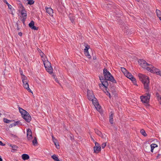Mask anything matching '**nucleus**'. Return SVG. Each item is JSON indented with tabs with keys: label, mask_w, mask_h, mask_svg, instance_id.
Listing matches in <instances>:
<instances>
[{
	"label": "nucleus",
	"mask_w": 161,
	"mask_h": 161,
	"mask_svg": "<svg viewBox=\"0 0 161 161\" xmlns=\"http://www.w3.org/2000/svg\"><path fill=\"white\" fill-rule=\"evenodd\" d=\"M138 76L140 80L143 84L144 88L146 90V91L147 92L144 95L141 96L140 98L143 103H146L147 106H149V105L148 103L150 98V95L149 93V77L145 75L140 73L138 74Z\"/></svg>",
	"instance_id": "nucleus-1"
},
{
	"label": "nucleus",
	"mask_w": 161,
	"mask_h": 161,
	"mask_svg": "<svg viewBox=\"0 0 161 161\" xmlns=\"http://www.w3.org/2000/svg\"><path fill=\"white\" fill-rule=\"evenodd\" d=\"M104 78L106 80H108L113 83H116V80L111 73L105 68L103 70Z\"/></svg>",
	"instance_id": "nucleus-2"
},
{
	"label": "nucleus",
	"mask_w": 161,
	"mask_h": 161,
	"mask_svg": "<svg viewBox=\"0 0 161 161\" xmlns=\"http://www.w3.org/2000/svg\"><path fill=\"white\" fill-rule=\"evenodd\" d=\"M19 109L20 113L21 114L22 117L25 121H28V120L31 121V117L27 111L20 107L19 108Z\"/></svg>",
	"instance_id": "nucleus-3"
},
{
	"label": "nucleus",
	"mask_w": 161,
	"mask_h": 161,
	"mask_svg": "<svg viewBox=\"0 0 161 161\" xmlns=\"http://www.w3.org/2000/svg\"><path fill=\"white\" fill-rule=\"evenodd\" d=\"M44 67L46 70L50 74L53 73V69L51 67V64L48 61H45L43 62Z\"/></svg>",
	"instance_id": "nucleus-4"
},
{
	"label": "nucleus",
	"mask_w": 161,
	"mask_h": 161,
	"mask_svg": "<svg viewBox=\"0 0 161 161\" xmlns=\"http://www.w3.org/2000/svg\"><path fill=\"white\" fill-rule=\"evenodd\" d=\"M95 146L93 147L94 153H98L101 151V145L97 142H95Z\"/></svg>",
	"instance_id": "nucleus-5"
},
{
	"label": "nucleus",
	"mask_w": 161,
	"mask_h": 161,
	"mask_svg": "<svg viewBox=\"0 0 161 161\" xmlns=\"http://www.w3.org/2000/svg\"><path fill=\"white\" fill-rule=\"evenodd\" d=\"M146 69L148 71H150L151 73H155V70L156 68L153 67L151 64H148L147 66H146Z\"/></svg>",
	"instance_id": "nucleus-6"
},
{
	"label": "nucleus",
	"mask_w": 161,
	"mask_h": 161,
	"mask_svg": "<svg viewBox=\"0 0 161 161\" xmlns=\"http://www.w3.org/2000/svg\"><path fill=\"white\" fill-rule=\"evenodd\" d=\"M138 63L143 68H146L148 64L145 60L141 59L138 60Z\"/></svg>",
	"instance_id": "nucleus-7"
},
{
	"label": "nucleus",
	"mask_w": 161,
	"mask_h": 161,
	"mask_svg": "<svg viewBox=\"0 0 161 161\" xmlns=\"http://www.w3.org/2000/svg\"><path fill=\"white\" fill-rule=\"evenodd\" d=\"M87 96L88 98L90 100H92L94 97H95L92 91L89 90H87Z\"/></svg>",
	"instance_id": "nucleus-8"
},
{
	"label": "nucleus",
	"mask_w": 161,
	"mask_h": 161,
	"mask_svg": "<svg viewBox=\"0 0 161 161\" xmlns=\"http://www.w3.org/2000/svg\"><path fill=\"white\" fill-rule=\"evenodd\" d=\"M27 137L28 140H31L32 138L31 130L29 128L27 130Z\"/></svg>",
	"instance_id": "nucleus-9"
},
{
	"label": "nucleus",
	"mask_w": 161,
	"mask_h": 161,
	"mask_svg": "<svg viewBox=\"0 0 161 161\" xmlns=\"http://www.w3.org/2000/svg\"><path fill=\"white\" fill-rule=\"evenodd\" d=\"M95 132L99 136L101 137L102 138L106 139V136L105 134H103L102 132L97 129H95Z\"/></svg>",
	"instance_id": "nucleus-10"
},
{
	"label": "nucleus",
	"mask_w": 161,
	"mask_h": 161,
	"mask_svg": "<svg viewBox=\"0 0 161 161\" xmlns=\"http://www.w3.org/2000/svg\"><path fill=\"white\" fill-rule=\"evenodd\" d=\"M21 14L22 18H26L27 14L26 11L25 10L24 8L21 5Z\"/></svg>",
	"instance_id": "nucleus-11"
},
{
	"label": "nucleus",
	"mask_w": 161,
	"mask_h": 161,
	"mask_svg": "<svg viewBox=\"0 0 161 161\" xmlns=\"http://www.w3.org/2000/svg\"><path fill=\"white\" fill-rule=\"evenodd\" d=\"M4 3H5L8 5V8L10 10V13L14 14V9L13 8L12 6L10 5L7 1H4Z\"/></svg>",
	"instance_id": "nucleus-12"
},
{
	"label": "nucleus",
	"mask_w": 161,
	"mask_h": 161,
	"mask_svg": "<svg viewBox=\"0 0 161 161\" xmlns=\"http://www.w3.org/2000/svg\"><path fill=\"white\" fill-rule=\"evenodd\" d=\"M34 24V22L33 21H31L29 24V26L32 30H37V28L35 26Z\"/></svg>",
	"instance_id": "nucleus-13"
},
{
	"label": "nucleus",
	"mask_w": 161,
	"mask_h": 161,
	"mask_svg": "<svg viewBox=\"0 0 161 161\" xmlns=\"http://www.w3.org/2000/svg\"><path fill=\"white\" fill-rule=\"evenodd\" d=\"M23 86L29 92L32 93V91L29 88L28 83L25 82V83H23Z\"/></svg>",
	"instance_id": "nucleus-14"
},
{
	"label": "nucleus",
	"mask_w": 161,
	"mask_h": 161,
	"mask_svg": "<svg viewBox=\"0 0 161 161\" xmlns=\"http://www.w3.org/2000/svg\"><path fill=\"white\" fill-rule=\"evenodd\" d=\"M46 12L48 13L49 15L52 16L53 15V10L50 8H46Z\"/></svg>",
	"instance_id": "nucleus-15"
},
{
	"label": "nucleus",
	"mask_w": 161,
	"mask_h": 161,
	"mask_svg": "<svg viewBox=\"0 0 161 161\" xmlns=\"http://www.w3.org/2000/svg\"><path fill=\"white\" fill-rule=\"evenodd\" d=\"M108 80L104 79V80L101 81L102 84L105 88H107V87L108 86Z\"/></svg>",
	"instance_id": "nucleus-16"
},
{
	"label": "nucleus",
	"mask_w": 161,
	"mask_h": 161,
	"mask_svg": "<svg viewBox=\"0 0 161 161\" xmlns=\"http://www.w3.org/2000/svg\"><path fill=\"white\" fill-rule=\"evenodd\" d=\"M158 147V145L155 144H151L150 145H148V146H147L146 147V148H147V147H148V151H150V147H152V148L154 149L155 147Z\"/></svg>",
	"instance_id": "nucleus-17"
},
{
	"label": "nucleus",
	"mask_w": 161,
	"mask_h": 161,
	"mask_svg": "<svg viewBox=\"0 0 161 161\" xmlns=\"http://www.w3.org/2000/svg\"><path fill=\"white\" fill-rule=\"evenodd\" d=\"M22 159L24 160H25L29 159L30 157L29 155L26 154H23L22 155Z\"/></svg>",
	"instance_id": "nucleus-18"
},
{
	"label": "nucleus",
	"mask_w": 161,
	"mask_h": 161,
	"mask_svg": "<svg viewBox=\"0 0 161 161\" xmlns=\"http://www.w3.org/2000/svg\"><path fill=\"white\" fill-rule=\"evenodd\" d=\"M91 101H92V103L94 106L97 105H98V101L97 99L95 97H94L93 99H92Z\"/></svg>",
	"instance_id": "nucleus-19"
},
{
	"label": "nucleus",
	"mask_w": 161,
	"mask_h": 161,
	"mask_svg": "<svg viewBox=\"0 0 161 161\" xmlns=\"http://www.w3.org/2000/svg\"><path fill=\"white\" fill-rule=\"evenodd\" d=\"M22 81L23 83H25V82L28 83V80L27 78L25 75H23L22 76Z\"/></svg>",
	"instance_id": "nucleus-20"
},
{
	"label": "nucleus",
	"mask_w": 161,
	"mask_h": 161,
	"mask_svg": "<svg viewBox=\"0 0 161 161\" xmlns=\"http://www.w3.org/2000/svg\"><path fill=\"white\" fill-rule=\"evenodd\" d=\"M12 147L11 152H14L15 151H17V149L18 148V147L15 145H13Z\"/></svg>",
	"instance_id": "nucleus-21"
},
{
	"label": "nucleus",
	"mask_w": 161,
	"mask_h": 161,
	"mask_svg": "<svg viewBox=\"0 0 161 161\" xmlns=\"http://www.w3.org/2000/svg\"><path fill=\"white\" fill-rule=\"evenodd\" d=\"M97 105L95 106V108L100 113L101 112L102 109L101 106L99 105V103L98 104H97Z\"/></svg>",
	"instance_id": "nucleus-22"
},
{
	"label": "nucleus",
	"mask_w": 161,
	"mask_h": 161,
	"mask_svg": "<svg viewBox=\"0 0 161 161\" xmlns=\"http://www.w3.org/2000/svg\"><path fill=\"white\" fill-rule=\"evenodd\" d=\"M52 158L55 161H60L58 158L57 156L55 154H53L51 156Z\"/></svg>",
	"instance_id": "nucleus-23"
},
{
	"label": "nucleus",
	"mask_w": 161,
	"mask_h": 161,
	"mask_svg": "<svg viewBox=\"0 0 161 161\" xmlns=\"http://www.w3.org/2000/svg\"><path fill=\"white\" fill-rule=\"evenodd\" d=\"M125 75L126 77L130 79H131L130 78L132 77L133 76L130 73H129L128 72L125 73Z\"/></svg>",
	"instance_id": "nucleus-24"
},
{
	"label": "nucleus",
	"mask_w": 161,
	"mask_h": 161,
	"mask_svg": "<svg viewBox=\"0 0 161 161\" xmlns=\"http://www.w3.org/2000/svg\"><path fill=\"white\" fill-rule=\"evenodd\" d=\"M155 73H156L157 75H159L161 76V71H160V70L158 69H156Z\"/></svg>",
	"instance_id": "nucleus-25"
},
{
	"label": "nucleus",
	"mask_w": 161,
	"mask_h": 161,
	"mask_svg": "<svg viewBox=\"0 0 161 161\" xmlns=\"http://www.w3.org/2000/svg\"><path fill=\"white\" fill-rule=\"evenodd\" d=\"M140 133L142 135L144 136H146L147 135L146 133L145 130L143 129H141V130Z\"/></svg>",
	"instance_id": "nucleus-26"
},
{
	"label": "nucleus",
	"mask_w": 161,
	"mask_h": 161,
	"mask_svg": "<svg viewBox=\"0 0 161 161\" xmlns=\"http://www.w3.org/2000/svg\"><path fill=\"white\" fill-rule=\"evenodd\" d=\"M131 80L133 82V83L135 85H137L136 84V79L133 76L132 77L130 78Z\"/></svg>",
	"instance_id": "nucleus-27"
},
{
	"label": "nucleus",
	"mask_w": 161,
	"mask_h": 161,
	"mask_svg": "<svg viewBox=\"0 0 161 161\" xmlns=\"http://www.w3.org/2000/svg\"><path fill=\"white\" fill-rule=\"evenodd\" d=\"M32 143L33 145L35 146L37 144V142L36 137H34V139L32 141Z\"/></svg>",
	"instance_id": "nucleus-28"
},
{
	"label": "nucleus",
	"mask_w": 161,
	"mask_h": 161,
	"mask_svg": "<svg viewBox=\"0 0 161 161\" xmlns=\"http://www.w3.org/2000/svg\"><path fill=\"white\" fill-rule=\"evenodd\" d=\"M85 52V55L87 57L89 58L90 59L91 58V56L89 54V53L88 51H84Z\"/></svg>",
	"instance_id": "nucleus-29"
},
{
	"label": "nucleus",
	"mask_w": 161,
	"mask_h": 161,
	"mask_svg": "<svg viewBox=\"0 0 161 161\" xmlns=\"http://www.w3.org/2000/svg\"><path fill=\"white\" fill-rule=\"evenodd\" d=\"M113 113L111 112L110 113V114L109 115V121H112V120L113 119Z\"/></svg>",
	"instance_id": "nucleus-30"
},
{
	"label": "nucleus",
	"mask_w": 161,
	"mask_h": 161,
	"mask_svg": "<svg viewBox=\"0 0 161 161\" xmlns=\"http://www.w3.org/2000/svg\"><path fill=\"white\" fill-rule=\"evenodd\" d=\"M156 12L158 17L161 16V12L159 10L157 9Z\"/></svg>",
	"instance_id": "nucleus-31"
},
{
	"label": "nucleus",
	"mask_w": 161,
	"mask_h": 161,
	"mask_svg": "<svg viewBox=\"0 0 161 161\" xmlns=\"http://www.w3.org/2000/svg\"><path fill=\"white\" fill-rule=\"evenodd\" d=\"M28 2L27 3L29 5L33 4L34 3V1L33 0H27Z\"/></svg>",
	"instance_id": "nucleus-32"
},
{
	"label": "nucleus",
	"mask_w": 161,
	"mask_h": 161,
	"mask_svg": "<svg viewBox=\"0 0 161 161\" xmlns=\"http://www.w3.org/2000/svg\"><path fill=\"white\" fill-rule=\"evenodd\" d=\"M113 4V3H110L107 4V7H108V8H109V9H112L113 8V4Z\"/></svg>",
	"instance_id": "nucleus-33"
},
{
	"label": "nucleus",
	"mask_w": 161,
	"mask_h": 161,
	"mask_svg": "<svg viewBox=\"0 0 161 161\" xmlns=\"http://www.w3.org/2000/svg\"><path fill=\"white\" fill-rule=\"evenodd\" d=\"M121 71L122 72L124 73V75L125 74V73H127L128 71L126 69L124 68H121Z\"/></svg>",
	"instance_id": "nucleus-34"
},
{
	"label": "nucleus",
	"mask_w": 161,
	"mask_h": 161,
	"mask_svg": "<svg viewBox=\"0 0 161 161\" xmlns=\"http://www.w3.org/2000/svg\"><path fill=\"white\" fill-rule=\"evenodd\" d=\"M90 48V46L88 45H86L85 46V48L84 49V51H88V50Z\"/></svg>",
	"instance_id": "nucleus-35"
},
{
	"label": "nucleus",
	"mask_w": 161,
	"mask_h": 161,
	"mask_svg": "<svg viewBox=\"0 0 161 161\" xmlns=\"http://www.w3.org/2000/svg\"><path fill=\"white\" fill-rule=\"evenodd\" d=\"M20 121H15L14 123H13V125L14 126H16L17 125H21Z\"/></svg>",
	"instance_id": "nucleus-36"
},
{
	"label": "nucleus",
	"mask_w": 161,
	"mask_h": 161,
	"mask_svg": "<svg viewBox=\"0 0 161 161\" xmlns=\"http://www.w3.org/2000/svg\"><path fill=\"white\" fill-rule=\"evenodd\" d=\"M52 139L54 143H57L58 142L57 140L53 136H52Z\"/></svg>",
	"instance_id": "nucleus-37"
},
{
	"label": "nucleus",
	"mask_w": 161,
	"mask_h": 161,
	"mask_svg": "<svg viewBox=\"0 0 161 161\" xmlns=\"http://www.w3.org/2000/svg\"><path fill=\"white\" fill-rule=\"evenodd\" d=\"M69 18H70V20H71V22H72V23L73 24H74V23H75L74 19L73 18V17H70Z\"/></svg>",
	"instance_id": "nucleus-38"
},
{
	"label": "nucleus",
	"mask_w": 161,
	"mask_h": 161,
	"mask_svg": "<svg viewBox=\"0 0 161 161\" xmlns=\"http://www.w3.org/2000/svg\"><path fill=\"white\" fill-rule=\"evenodd\" d=\"M106 145V142H104L101 145L103 149L104 148Z\"/></svg>",
	"instance_id": "nucleus-39"
},
{
	"label": "nucleus",
	"mask_w": 161,
	"mask_h": 161,
	"mask_svg": "<svg viewBox=\"0 0 161 161\" xmlns=\"http://www.w3.org/2000/svg\"><path fill=\"white\" fill-rule=\"evenodd\" d=\"M106 90V92H105V93H106V95L108 96L109 98H111V95H110V93L108 91H107V90Z\"/></svg>",
	"instance_id": "nucleus-40"
},
{
	"label": "nucleus",
	"mask_w": 161,
	"mask_h": 161,
	"mask_svg": "<svg viewBox=\"0 0 161 161\" xmlns=\"http://www.w3.org/2000/svg\"><path fill=\"white\" fill-rule=\"evenodd\" d=\"M99 79L101 81H103L104 80V77L103 76H99Z\"/></svg>",
	"instance_id": "nucleus-41"
},
{
	"label": "nucleus",
	"mask_w": 161,
	"mask_h": 161,
	"mask_svg": "<svg viewBox=\"0 0 161 161\" xmlns=\"http://www.w3.org/2000/svg\"><path fill=\"white\" fill-rule=\"evenodd\" d=\"M54 144L56 146V147L57 149H59V146L58 144V143L57 142V143H54Z\"/></svg>",
	"instance_id": "nucleus-42"
},
{
	"label": "nucleus",
	"mask_w": 161,
	"mask_h": 161,
	"mask_svg": "<svg viewBox=\"0 0 161 161\" xmlns=\"http://www.w3.org/2000/svg\"><path fill=\"white\" fill-rule=\"evenodd\" d=\"M26 19V18H22L21 21L24 24H25V22Z\"/></svg>",
	"instance_id": "nucleus-43"
},
{
	"label": "nucleus",
	"mask_w": 161,
	"mask_h": 161,
	"mask_svg": "<svg viewBox=\"0 0 161 161\" xmlns=\"http://www.w3.org/2000/svg\"><path fill=\"white\" fill-rule=\"evenodd\" d=\"M156 96L158 98V101H159L160 100V98H159L160 97L159 96V94L158 93H156Z\"/></svg>",
	"instance_id": "nucleus-44"
},
{
	"label": "nucleus",
	"mask_w": 161,
	"mask_h": 161,
	"mask_svg": "<svg viewBox=\"0 0 161 161\" xmlns=\"http://www.w3.org/2000/svg\"><path fill=\"white\" fill-rule=\"evenodd\" d=\"M3 121H14V120H9L6 118H3Z\"/></svg>",
	"instance_id": "nucleus-45"
},
{
	"label": "nucleus",
	"mask_w": 161,
	"mask_h": 161,
	"mask_svg": "<svg viewBox=\"0 0 161 161\" xmlns=\"http://www.w3.org/2000/svg\"><path fill=\"white\" fill-rule=\"evenodd\" d=\"M5 145V144L3 143L1 141H0V145L4 146Z\"/></svg>",
	"instance_id": "nucleus-46"
},
{
	"label": "nucleus",
	"mask_w": 161,
	"mask_h": 161,
	"mask_svg": "<svg viewBox=\"0 0 161 161\" xmlns=\"http://www.w3.org/2000/svg\"><path fill=\"white\" fill-rule=\"evenodd\" d=\"M19 72H20V75L22 76H23V75H23V71L21 69H20L19 70Z\"/></svg>",
	"instance_id": "nucleus-47"
},
{
	"label": "nucleus",
	"mask_w": 161,
	"mask_h": 161,
	"mask_svg": "<svg viewBox=\"0 0 161 161\" xmlns=\"http://www.w3.org/2000/svg\"><path fill=\"white\" fill-rule=\"evenodd\" d=\"M18 35L19 36H22V32H20L19 33H18Z\"/></svg>",
	"instance_id": "nucleus-48"
},
{
	"label": "nucleus",
	"mask_w": 161,
	"mask_h": 161,
	"mask_svg": "<svg viewBox=\"0 0 161 161\" xmlns=\"http://www.w3.org/2000/svg\"><path fill=\"white\" fill-rule=\"evenodd\" d=\"M13 126H14L13 125V124H11V125H10L9 126V128H11V127H13Z\"/></svg>",
	"instance_id": "nucleus-49"
},
{
	"label": "nucleus",
	"mask_w": 161,
	"mask_h": 161,
	"mask_svg": "<svg viewBox=\"0 0 161 161\" xmlns=\"http://www.w3.org/2000/svg\"><path fill=\"white\" fill-rule=\"evenodd\" d=\"M70 139L71 140H72L73 139V135L72 136H70Z\"/></svg>",
	"instance_id": "nucleus-50"
},
{
	"label": "nucleus",
	"mask_w": 161,
	"mask_h": 161,
	"mask_svg": "<svg viewBox=\"0 0 161 161\" xmlns=\"http://www.w3.org/2000/svg\"><path fill=\"white\" fill-rule=\"evenodd\" d=\"M55 81L58 83V84H59V81L57 79V78H56L55 79Z\"/></svg>",
	"instance_id": "nucleus-51"
},
{
	"label": "nucleus",
	"mask_w": 161,
	"mask_h": 161,
	"mask_svg": "<svg viewBox=\"0 0 161 161\" xmlns=\"http://www.w3.org/2000/svg\"><path fill=\"white\" fill-rule=\"evenodd\" d=\"M16 25H17V30H19V27L18 25V24L17 23H16Z\"/></svg>",
	"instance_id": "nucleus-52"
},
{
	"label": "nucleus",
	"mask_w": 161,
	"mask_h": 161,
	"mask_svg": "<svg viewBox=\"0 0 161 161\" xmlns=\"http://www.w3.org/2000/svg\"><path fill=\"white\" fill-rule=\"evenodd\" d=\"M145 150H146V151L147 152H148V151H148V147H147V148L146 149V147H145Z\"/></svg>",
	"instance_id": "nucleus-53"
},
{
	"label": "nucleus",
	"mask_w": 161,
	"mask_h": 161,
	"mask_svg": "<svg viewBox=\"0 0 161 161\" xmlns=\"http://www.w3.org/2000/svg\"><path fill=\"white\" fill-rule=\"evenodd\" d=\"M150 151L152 152H153V150L154 149L153 148H152V147H150Z\"/></svg>",
	"instance_id": "nucleus-54"
},
{
	"label": "nucleus",
	"mask_w": 161,
	"mask_h": 161,
	"mask_svg": "<svg viewBox=\"0 0 161 161\" xmlns=\"http://www.w3.org/2000/svg\"><path fill=\"white\" fill-rule=\"evenodd\" d=\"M160 154H158V155H157V156H156V159H157V158H158V157H159V156H160Z\"/></svg>",
	"instance_id": "nucleus-55"
},
{
	"label": "nucleus",
	"mask_w": 161,
	"mask_h": 161,
	"mask_svg": "<svg viewBox=\"0 0 161 161\" xmlns=\"http://www.w3.org/2000/svg\"><path fill=\"white\" fill-rule=\"evenodd\" d=\"M0 116H1L2 117H3V115L2 114H1L0 113Z\"/></svg>",
	"instance_id": "nucleus-56"
},
{
	"label": "nucleus",
	"mask_w": 161,
	"mask_h": 161,
	"mask_svg": "<svg viewBox=\"0 0 161 161\" xmlns=\"http://www.w3.org/2000/svg\"><path fill=\"white\" fill-rule=\"evenodd\" d=\"M0 161H3V159L1 158L0 156Z\"/></svg>",
	"instance_id": "nucleus-57"
},
{
	"label": "nucleus",
	"mask_w": 161,
	"mask_h": 161,
	"mask_svg": "<svg viewBox=\"0 0 161 161\" xmlns=\"http://www.w3.org/2000/svg\"><path fill=\"white\" fill-rule=\"evenodd\" d=\"M4 122L6 123H9L10 121H4Z\"/></svg>",
	"instance_id": "nucleus-58"
},
{
	"label": "nucleus",
	"mask_w": 161,
	"mask_h": 161,
	"mask_svg": "<svg viewBox=\"0 0 161 161\" xmlns=\"http://www.w3.org/2000/svg\"><path fill=\"white\" fill-rule=\"evenodd\" d=\"M110 123L111 124L113 125V124H114V123L113 122V121H110Z\"/></svg>",
	"instance_id": "nucleus-59"
},
{
	"label": "nucleus",
	"mask_w": 161,
	"mask_h": 161,
	"mask_svg": "<svg viewBox=\"0 0 161 161\" xmlns=\"http://www.w3.org/2000/svg\"><path fill=\"white\" fill-rule=\"evenodd\" d=\"M92 141H93V142H95V141L92 137Z\"/></svg>",
	"instance_id": "nucleus-60"
},
{
	"label": "nucleus",
	"mask_w": 161,
	"mask_h": 161,
	"mask_svg": "<svg viewBox=\"0 0 161 161\" xmlns=\"http://www.w3.org/2000/svg\"><path fill=\"white\" fill-rule=\"evenodd\" d=\"M160 20H161V16L158 17Z\"/></svg>",
	"instance_id": "nucleus-61"
},
{
	"label": "nucleus",
	"mask_w": 161,
	"mask_h": 161,
	"mask_svg": "<svg viewBox=\"0 0 161 161\" xmlns=\"http://www.w3.org/2000/svg\"><path fill=\"white\" fill-rule=\"evenodd\" d=\"M8 145H9V146H10L11 147H12V145H11L10 144H9Z\"/></svg>",
	"instance_id": "nucleus-62"
},
{
	"label": "nucleus",
	"mask_w": 161,
	"mask_h": 161,
	"mask_svg": "<svg viewBox=\"0 0 161 161\" xmlns=\"http://www.w3.org/2000/svg\"><path fill=\"white\" fill-rule=\"evenodd\" d=\"M159 98H160V104H161V97H160Z\"/></svg>",
	"instance_id": "nucleus-63"
},
{
	"label": "nucleus",
	"mask_w": 161,
	"mask_h": 161,
	"mask_svg": "<svg viewBox=\"0 0 161 161\" xmlns=\"http://www.w3.org/2000/svg\"><path fill=\"white\" fill-rule=\"evenodd\" d=\"M136 1H137L138 2H139L140 1V0H135Z\"/></svg>",
	"instance_id": "nucleus-64"
}]
</instances>
